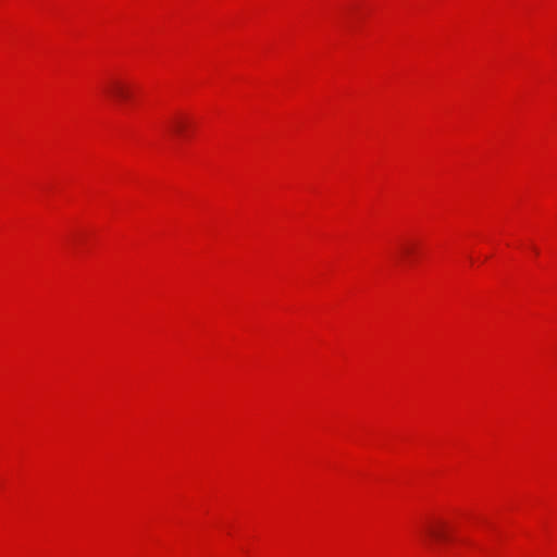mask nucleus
Here are the masks:
<instances>
[{"mask_svg":"<svg viewBox=\"0 0 557 557\" xmlns=\"http://www.w3.org/2000/svg\"><path fill=\"white\" fill-rule=\"evenodd\" d=\"M426 534L434 541H446L449 537L448 525L444 521H435L425 528Z\"/></svg>","mask_w":557,"mask_h":557,"instance_id":"1","label":"nucleus"},{"mask_svg":"<svg viewBox=\"0 0 557 557\" xmlns=\"http://www.w3.org/2000/svg\"><path fill=\"white\" fill-rule=\"evenodd\" d=\"M107 91L113 99L117 101L126 100L131 96L129 87L121 81L111 82L108 85Z\"/></svg>","mask_w":557,"mask_h":557,"instance_id":"2","label":"nucleus"},{"mask_svg":"<svg viewBox=\"0 0 557 557\" xmlns=\"http://www.w3.org/2000/svg\"><path fill=\"white\" fill-rule=\"evenodd\" d=\"M173 132L176 134H182L185 129V122L183 120H175L172 124Z\"/></svg>","mask_w":557,"mask_h":557,"instance_id":"3","label":"nucleus"},{"mask_svg":"<svg viewBox=\"0 0 557 557\" xmlns=\"http://www.w3.org/2000/svg\"><path fill=\"white\" fill-rule=\"evenodd\" d=\"M404 252H405V253H409V252H410V249L405 247V248H404Z\"/></svg>","mask_w":557,"mask_h":557,"instance_id":"4","label":"nucleus"}]
</instances>
